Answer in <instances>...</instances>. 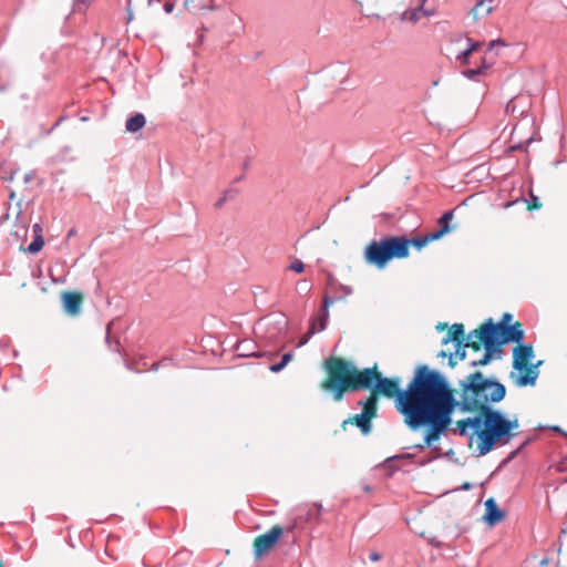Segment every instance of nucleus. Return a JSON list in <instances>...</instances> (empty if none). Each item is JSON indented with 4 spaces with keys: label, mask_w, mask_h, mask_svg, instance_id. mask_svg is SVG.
I'll list each match as a JSON object with an SVG mask.
<instances>
[{
    "label": "nucleus",
    "mask_w": 567,
    "mask_h": 567,
    "mask_svg": "<svg viewBox=\"0 0 567 567\" xmlns=\"http://www.w3.org/2000/svg\"><path fill=\"white\" fill-rule=\"evenodd\" d=\"M369 370L368 400L378 406L380 395L395 399V408L403 415L404 423L412 430L427 426L424 445L431 446L449 429L456 408L455 390L446 378L427 365H419L405 390L400 389L399 378H385L378 365Z\"/></svg>",
    "instance_id": "1"
},
{
    "label": "nucleus",
    "mask_w": 567,
    "mask_h": 567,
    "mask_svg": "<svg viewBox=\"0 0 567 567\" xmlns=\"http://www.w3.org/2000/svg\"><path fill=\"white\" fill-rule=\"evenodd\" d=\"M460 401L456 406L463 412L477 414L478 425L475 439L477 455L488 454L496 445H505L515 436L518 420H508L504 414L491 406L505 398V386L487 379L480 371L468 374L458 384Z\"/></svg>",
    "instance_id": "2"
},
{
    "label": "nucleus",
    "mask_w": 567,
    "mask_h": 567,
    "mask_svg": "<svg viewBox=\"0 0 567 567\" xmlns=\"http://www.w3.org/2000/svg\"><path fill=\"white\" fill-rule=\"evenodd\" d=\"M322 367L326 377L319 383V388L334 402L342 401L348 392L363 390L369 384V370L359 369L344 358L330 357L323 361Z\"/></svg>",
    "instance_id": "3"
},
{
    "label": "nucleus",
    "mask_w": 567,
    "mask_h": 567,
    "mask_svg": "<svg viewBox=\"0 0 567 567\" xmlns=\"http://www.w3.org/2000/svg\"><path fill=\"white\" fill-rule=\"evenodd\" d=\"M476 341L471 343L473 351L477 352L485 349L481 359L471 362L472 367L486 365L492 360L493 351L503 344L509 342L520 343L524 338L523 326L519 321L514 324H505V322L494 323L492 319H487L483 324L473 330Z\"/></svg>",
    "instance_id": "4"
},
{
    "label": "nucleus",
    "mask_w": 567,
    "mask_h": 567,
    "mask_svg": "<svg viewBox=\"0 0 567 567\" xmlns=\"http://www.w3.org/2000/svg\"><path fill=\"white\" fill-rule=\"evenodd\" d=\"M408 239L393 236L369 243L364 249V259L369 265L383 269L392 259L408 257Z\"/></svg>",
    "instance_id": "5"
},
{
    "label": "nucleus",
    "mask_w": 567,
    "mask_h": 567,
    "mask_svg": "<svg viewBox=\"0 0 567 567\" xmlns=\"http://www.w3.org/2000/svg\"><path fill=\"white\" fill-rule=\"evenodd\" d=\"M534 358V350L532 344L519 343L513 349V368L517 373L512 372L511 379L515 385L523 388L534 385L538 378L537 365L530 364Z\"/></svg>",
    "instance_id": "6"
},
{
    "label": "nucleus",
    "mask_w": 567,
    "mask_h": 567,
    "mask_svg": "<svg viewBox=\"0 0 567 567\" xmlns=\"http://www.w3.org/2000/svg\"><path fill=\"white\" fill-rule=\"evenodd\" d=\"M436 13V7L433 2H412L409 7L395 11L398 19L402 22L416 24L424 19H429Z\"/></svg>",
    "instance_id": "7"
},
{
    "label": "nucleus",
    "mask_w": 567,
    "mask_h": 567,
    "mask_svg": "<svg viewBox=\"0 0 567 567\" xmlns=\"http://www.w3.org/2000/svg\"><path fill=\"white\" fill-rule=\"evenodd\" d=\"M359 404L362 406V412L344 420L341 427L346 430L349 424L357 425L363 434H368L371 431V421L377 416L378 406L368 399L360 401Z\"/></svg>",
    "instance_id": "8"
},
{
    "label": "nucleus",
    "mask_w": 567,
    "mask_h": 567,
    "mask_svg": "<svg viewBox=\"0 0 567 567\" xmlns=\"http://www.w3.org/2000/svg\"><path fill=\"white\" fill-rule=\"evenodd\" d=\"M284 535V528L279 525H274L267 533L257 536L254 539V555L260 558L268 554L278 543Z\"/></svg>",
    "instance_id": "9"
},
{
    "label": "nucleus",
    "mask_w": 567,
    "mask_h": 567,
    "mask_svg": "<svg viewBox=\"0 0 567 567\" xmlns=\"http://www.w3.org/2000/svg\"><path fill=\"white\" fill-rule=\"evenodd\" d=\"M64 311L70 316L81 312L84 295L80 291H64L61 295Z\"/></svg>",
    "instance_id": "10"
},
{
    "label": "nucleus",
    "mask_w": 567,
    "mask_h": 567,
    "mask_svg": "<svg viewBox=\"0 0 567 567\" xmlns=\"http://www.w3.org/2000/svg\"><path fill=\"white\" fill-rule=\"evenodd\" d=\"M454 217V210H447L445 212L441 218L439 219V228L435 231H432V238H435L436 240L445 236L446 234L451 233L453 229L456 228L455 225L451 226V220Z\"/></svg>",
    "instance_id": "11"
},
{
    "label": "nucleus",
    "mask_w": 567,
    "mask_h": 567,
    "mask_svg": "<svg viewBox=\"0 0 567 567\" xmlns=\"http://www.w3.org/2000/svg\"><path fill=\"white\" fill-rule=\"evenodd\" d=\"M453 341L455 344H463L467 341L463 323H454L450 328L447 334L443 338L442 343L447 344Z\"/></svg>",
    "instance_id": "12"
},
{
    "label": "nucleus",
    "mask_w": 567,
    "mask_h": 567,
    "mask_svg": "<svg viewBox=\"0 0 567 567\" xmlns=\"http://www.w3.org/2000/svg\"><path fill=\"white\" fill-rule=\"evenodd\" d=\"M484 518L489 525H494L504 518V513L498 508L494 498H488L485 502Z\"/></svg>",
    "instance_id": "13"
},
{
    "label": "nucleus",
    "mask_w": 567,
    "mask_h": 567,
    "mask_svg": "<svg viewBox=\"0 0 567 567\" xmlns=\"http://www.w3.org/2000/svg\"><path fill=\"white\" fill-rule=\"evenodd\" d=\"M476 341V337L473 334V331H471L468 334H467V341L466 342H463V344H455L456 346V349H455V353L454 355L451 354L450 355V359H449V364L451 368H454L456 365V361L454 358H458L460 360H464L465 357H466V348H470L473 350V347L471 346V343L475 342Z\"/></svg>",
    "instance_id": "14"
},
{
    "label": "nucleus",
    "mask_w": 567,
    "mask_h": 567,
    "mask_svg": "<svg viewBox=\"0 0 567 567\" xmlns=\"http://www.w3.org/2000/svg\"><path fill=\"white\" fill-rule=\"evenodd\" d=\"M477 425H478V420H477V414H475L474 417H466V419L456 421V423H455L456 427L454 431L455 432L457 431L460 435H466L468 432V429H473L474 430L473 436L475 440L476 432H477Z\"/></svg>",
    "instance_id": "15"
},
{
    "label": "nucleus",
    "mask_w": 567,
    "mask_h": 567,
    "mask_svg": "<svg viewBox=\"0 0 567 567\" xmlns=\"http://www.w3.org/2000/svg\"><path fill=\"white\" fill-rule=\"evenodd\" d=\"M493 10L494 7L491 6V2H476V4L471 9L470 13L473 21H478L480 19L488 16Z\"/></svg>",
    "instance_id": "16"
},
{
    "label": "nucleus",
    "mask_w": 567,
    "mask_h": 567,
    "mask_svg": "<svg viewBox=\"0 0 567 567\" xmlns=\"http://www.w3.org/2000/svg\"><path fill=\"white\" fill-rule=\"evenodd\" d=\"M145 116L141 113H137L126 121V130L131 133H136L145 126Z\"/></svg>",
    "instance_id": "17"
},
{
    "label": "nucleus",
    "mask_w": 567,
    "mask_h": 567,
    "mask_svg": "<svg viewBox=\"0 0 567 567\" xmlns=\"http://www.w3.org/2000/svg\"><path fill=\"white\" fill-rule=\"evenodd\" d=\"M436 240L435 238H432V234H426L422 237H415L412 239H408V255L410 254V246L415 247L416 249H422L425 247L429 243Z\"/></svg>",
    "instance_id": "18"
},
{
    "label": "nucleus",
    "mask_w": 567,
    "mask_h": 567,
    "mask_svg": "<svg viewBox=\"0 0 567 567\" xmlns=\"http://www.w3.org/2000/svg\"><path fill=\"white\" fill-rule=\"evenodd\" d=\"M43 246H44L43 235H38V236H34L33 241L27 248H24L22 245L20 246V248L29 254H37L43 248Z\"/></svg>",
    "instance_id": "19"
},
{
    "label": "nucleus",
    "mask_w": 567,
    "mask_h": 567,
    "mask_svg": "<svg viewBox=\"0 0 567 567\" xmlns=\"http://www.w3.org/2000/svg\"><path fill=\"white\" fill-rule=\"evenodd\" d=\"M28 234V227L25 223L16 225V229L11 231V236H14L17 240L22 241Z\"/></svg>",
    "instance_id": "20"
},
{
    "label": "nucleus",
    "mask_w": 567,
    "mask_h": 567,
    "mask_svg": "<svg viewBox=\"0 0 567 567\" xmlns=\"http://www.w3.org/2000/svg\"><path fill=\"white\" fill-rule=\"evenodd\" d=\"M236 195V192L233 189H227L223 193L221 197L216 202L215 206L220 208L228 199H233Z\"/></svg>",
    "instance_id": "21"
},
{
    "label": "nucleus",
    "mask_w": 567,
    "mask_h": 567,
    "mask_svg": "<svg viewBox=\"0 0 567 567\" xmlns=\"http://www.w3.org/2000/svg\"><path fill=\"white\" fill-rule=\"evenodd\" d=\"M480 42L471 43V45L460 55V59H463L464 62L467 61L470 54L474 51H476L480 48Z\"/></svg>",
    "instance_id": "22"
},
{
    "label": "nucleus",
    "mask_w": 567,
    "mask_h": 567,
    "mask_svg": "<svg viewBox=\"0 0 567 567\" xmlns=\"http://www.w3.org/2000/svg\"><path fill=\"white\" fill-rule=\"evenodd\" d=\"M289 270L300 274L305 270V265L299 259H293L289 265Z\"/></svg>",
    "instance_id": "23"
},
{
    "label": "nucleus",
    "mask_w": 567,
    "mask_h": 567,
    "mask_svg": "<svg viewBox=\"0 0 567 567\" xmlns=\"http://www.w3.org/2000/svg\"><path fill=\"white\" fill-rule=\"evenodd\" d=\"M540 207H542V203L539 202L538 197L532 195L530 200L527 202V209L535 210V209H539Z\"/></svg>",
    "instance_id": "24"
},
{
    "label": "nucleus",
    "mask_w": 567,
    "mask_h": 567,
    "mask_svg": "<svg viewBox=\"0 0 567 567\" xmlns=\"http://www.w3.org/2000/svg\"><path fill=\"white\" fill-rule=\"evenodd\" d=\"M316 332V323H312L311 324V328L309 329V331L300 339L298 346L299 347H302L305 346L309 339L311 338V336Z\"/></svg>",
    "instance_id": "25"
},
{
    "label": "nucleus",
    "mask_w": 567,
    "mask_h": 567,
    "mask_svg": "<svg viewBox=\"0 0 567 567\" xmlns=\"http://www.w3.org/2000/svg\"><path fill=\"white\" fill-rule=\"evenodd\" d=\"M505 45H506V43L501 39L493 40L488 43V51H492L495 47H505Z\"/></svg>",
    "instance_id": "26"
},
{
    "label": "nucleus",
    "mask_w": 567,
    "mask_h": 567,
    "mask_svg": "<svg viewBox=\"0 0 567 567\" xmlns=\"http://www.w3.org/2000/svg\"><path fill=\"white\" fill-rule=\"evenodd\" d=\"M286 365L280 361L279 363L270 365V371L274 373L280 372Z\"/></svg>",
    "instance_id": "27"
},
{
    "label": "nucleus",
    "mask_w": 567,
    "mask_h": 567,
    "mask_svg": "<svg viewBox=\"0 0 567 567\" xmlns=\"http://www.w3.org/2000/svg\"><path fill=\"white\" fill-rule=\"evenodd\" d=\"M369 558L372 563H377L382 559V555L378 551H371Z\"/></svg>",
    "instance_id": "28"
},
{
    "label": "nucleus",
    "mask_w": 567,
    "mask_h": 567,
    "mask_svg": "<svg viewBox=\"0 0 567 567\" xmlns=\"http://www.w3.org/2000/svg\"><path fill=\"white\" fill-rule=\"evenodd\" d=\"M324 321L326 319H318L313 323H316V331H321L324 329Z\"/></svg>",
    "instance_id": "29"
},
{
    "label": "nucleus",
    "mask_w": 567,
    "mask_h": 567,
    "mask_svg": "<svg viewBox=\"0 0 567 567\" xmlns=\"http://www.w3.org/2000/svg\"><path fill=\"white\" fill-rule=\"evenodd\" d=\"M34 236L42 235L43 229L40 224H34L32 227Z\"/></svg>",
    "instance_id": "30"
},
{
    "label": "nucleus",
    "mask_w": 567,
    "mask_h": 567,
    "mask_svg": "<svg viewBox=\"0 0 567 567\" xmlns=\"http://www.w3.org/2000/svg\"><path fill=\"white\" fill-rule=\"evenodd\" d=\"M292 359V354L291 353H285L281 358V362L287 365Z\"/></svg>",
    "instance_id": "31"
},
{
    "label": "nucleus",
    "mask_w": 567,
    "mask_h": 567,
    "mask_svg": "<svg viewBox=\"0 0 567 567\" xmlns=\"http://www.w3.org/2000/svg\"><path fill=\"white\" fill-rule=\"evenodd\" d=\"M174 9V2H165L164 10L166 13H171Z\"/></svg>",
    "instance_id": "32"
},
{
    "label": "nucleus",
    "mask_w": 567,
    "mask_h": 567,
    "mask_svg": "<svg viewBox=\"0 0 567 567\" xmlns=\"http://www.w3.org/2000/svg\"><path fill=\"white\" fill-rule=\"evenodd\" d=\"M511 320H512V315L504 313L499 322H505V324H509Z\"/></svg>",
    "instance_id": "33"
},
{
    "label": "nucleus",
    "mask_w": 567,
    "mask_h": 567,
    "mask_svg": "<svg viewBox=\"0 0 567 567\" xmlns=\"http://www.w3.org/2000/svg\"><path fill=\"white\" fill-rule=\"evenodd\" d=\"M447 328V323H442L440 322L437 326H436V329L440 330V331H443Z\"/></svg>",
    "instance_id": "34"
},
{
    "label": "nucleus",
    "mask_w": 567,
    "mask_h": 567,
    "mask_svg": "<svg viewBox=\"0 0 567 567\" xmlns=\"http://www.w3.org/2000/svg\"><path fill=\"white\" fill-rule=\"evenodd\" d=\"M331 303H332V299H331V298H329V297H326V298H324V300H323V305H324V307H328V306H329V305H331Z\"/></svg>",
    "instance_id": "35"
},
{
    "label": "nucleus",
    "mask_w": 567,
    "mask_h": 567,
    "mask_svg": "<svg viewBox=\"0 0 567 567\" xmlns=\"http://www.w3.org/2000/svg\"><path fill=\"white\" fill-rule=\"evenodd\" d=\"M470 487H471L470 483H464V484L462 485V488H463V489H468Z\"/></svg>",
    "instance_id": "36"
},
{
    "label": "nucleus",
    "mask_w": 567,
    "mask_h": 567,
    "mask_svg": "<svg viewBox=\"0 0 567 567\" xmlns=\"http://www.w3.org/2000/svg\"><path fill=\"white\" fill-rule=\"evenodd\" d=\"M31 178H32V176L30 174H27L24 177L25 182H29Z\"/></svg>",
    "instance_id": "37"
},
{
    "label": "nucleus",
    "mask_w": 567,
    "mask_h": 567,
    "mask_svg": "<svg viewBox=\"0 0 567 567\" xmlns=\"http://www.w3.org/2000/svg\"><path fill=\"white\" fill-rule=\"evenodd\" d=\"M14 196H16L14 192H13V190H12V192H10V199H13V198H14Z\"/></svg>",
    "instance_id": "38"
},
{
    "label": "nucleus",
    "mask_w": 567,
    "mask_h": 567,
    "mask_svg": "<svg viewBox=\"0 0 567 567\" xmlns=\"http://www.w3.org/2000/svg\"><path fill=\"white\" fill-rule=\"evenodd\" d=\"M513 203H506L504 206L505 208L509 207Z\"/></svg>",
    "instance_id": "39"
},
{
    "label": "nucleus",
    "mask_w": 567,
    "mask_h": 567,
    "mask_svg": "<svg viewBox=\"0 0 567 567\" xmlns=\"http://www.w3.org/2000/svg\"><path fill=\"white\" fill-rule=\"evenodd\" d=\"M440 355L445 357V355H446V353H445L444 351H442V352L440 353Z\"/></svg>",
    "instance_id": "40"
},
{
    "label": "nucleus",
    "mask_w": 567,
    "mask_h": 567,
    "mask_svg": "<svg viewBox=\"0 0 567 567\" xmlns=\"http://www.w3.org/2000/svg\"><path fill=\"white\" fill-rule=\"evenodd\" d=\"M0 567H3V563H2V560H0Z\"/></svg>",
    "instance_id": "41"
}]
</instances>
